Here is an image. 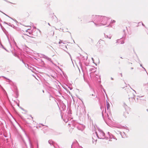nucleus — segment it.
<instances>
[{
  "label": "nucleus",
  "mask_w": 148,
  "mask_h": 148,
  "mask_svg": "<svg viewBox=\"0 0 148 148\" xmlns=\"http://www.w3.org/2000/svg\"><path fill=\"white\" fill-rule=\"evenodd\" d=\"M92 96H95V94H92Z\"/></svg>",
  "instance_id": "15"
},
{
  "label": "nucleus",
  "mask_w": 148,
  "mask_h": 148,
  "mask_svg": "<svg viewBox=\"0 0 148 148\" xmlns=\"http://www.w3.org/2000/svg\"><path fill=\"white\" fill-rule=\"evenodd\" d=\"M93 135H95L99 138L101 139L106 138V139H109V141H114L116 140L115 136L112 134L110 135L109 132L108 134L106 137L104 133L101 130H99L95 133H93Z\"/></svg>",
  "instance_id": "1"
},
{
  "label": "nucleus",
  "mask_w": 148,
  "mask_h": 148,
  "mask_svg": "<svg viewBox=\"0 0 148 148\" xmlns=\"http://www.w3.org/2000/svg\"><path fill=\"white\" fill-rule=\"evenodd\" d=\"M98 138L95 135H93V134L92 136V142L93 143L95 144L96 143L97 141V139Z\"/></svg>",
  "instance_id": "5"
},
{
  "label": "nucleus",
  "mask_w": 148,
  "mask_h": 148,
  "mask_svg": "<svg viewBox=\"0 0 148 148\" xmlns=\"http://www.w3.org/2000/svg\"><path fill=\"white\" fill-rule=\"evenodd\" d=\"M115 22V21L114 20H113L112 22Z\"/></svg>",
  "instance_id": "16"
},
{
  "label": "nucleus",
  "mask_w": 148,
  "mask_h": 148,
  "mask_svg": "<svg viewBox=\"0 0 148 148\" xmlns=\"http://www.w3.org/2000/svg\"><path fill=\"white\" fill-rule=\"evenodd\" d=\"M62 43V40H60V41L59 42V43L60 44Z\"/></svg>",
  "instance_id": "10"
},
{
  "label": "nucleus",
  "mask_w": 148,
  "mask_h": 148,
  "mask_svg": "<svg viewBox=\"0 0 148 148\" xmlns=\"http://www.w3.org/2000/svg\"><path fill=\"white\" fill-rule=\"evenodd\" d=\"M29 29H28L27 30L26 32H27L28 31H29Z\"/></svg>",
  "instance_id": "18"
},
{
  "label": "nucleus",
  "mask_w": 148,
  "mask_h": 148,
  "mask_svg": "<svg viewBox=\"0 0 148 148\" xmlns=\"http://www.w3.org/2000/svg\"><path fill=\"white\" fill-rule=\"evenodd\" d=\"M95 19L94 20L95 25L97 26L105 25L108 20V18L105 16H94Z\"/></svg>",
  "instance_id": "2"
},
{
  "label": "nucleus",
  "mask_w": 148,
  "mask_h": 148,
  "mask_svg": "<svg viewBox=\"0 0 148 148\" xmlns=\"http://www.w3.org/2000/svg\"><path fill=\"white\" fill-rule=\"evenodd\" d=\"M90 71H92V72H95V69L93 68L90 69Z\"/></svg>",
  "instance_id": "9"
},
{
  "label": "nucleus",
  "mask_w": 148,
  "mask_h": 148,
  "mask_svg": "<svg viewBox=\"0 0 148 148\" xmlns=\"http://www.w3.org/2000/svg\"><path fill=\"white\" fill-rule=\"evenodd\" d=\"M78 148H83L81 147H79Z\"/></svg>",
  "instance_id": "20"
},
{
  "label": "nucleus",
  "mask_w": 148,
  "mask_h": 148,
  "mask_svg": "<svg viewBox=\"0 0 148 148\" xmlns=\"http://www.w3.org/2000/svg\"><path fill=\"white\" fill-rule=\"evenodd\" d=\"M111 79H112V80H113V78H112V77H111Z\"/></svg>",
  "instance_id": "22"
},
{
  "label": "nucleus",
  "mask_w": 148,
  "mask_h": 148,
  "mask_svg": "<svg viewBox=\"0 0 148 148\" xmlns=\"http://www.w3.org/2000/svg\"><path fill=\"white\" fill-rule=\"evenodd\" d=\"M107 37L110 39L111 38V36H110L109 37H108V36H107Z\"/></svg>",
  "instance_id": "12"
},
{
  "label": "nucleus",
  "mask_w": 148,
  "mask_h": 148,
  "mask_svg": "<svg viewBox=\"0 0 148 148\" xmlns=\"http://www.w3.org/2000/svg\"><path fill=\"white\" fill-rule=\"evenodd\" d=\"M133 68H131V69H133Z\"/></svg>",
  "instance_id": "24"
},
{
  "label": "nucleus",
  "mask_w": 148,
  "mask_h": 148,
  "mask_svg": "<svg viewBox=\"0 0 148 148\" xmlns=\"http://www.w3.org/2000/svg\"><path fill=\"white\" fill-rule=\"evenodd\" d=\"M101 109H102L103 108L101 107Z\"/></svg>",
  "instance_id": "21"
},
{
  "label": "nucleus",
  "mask_w": 148,
  "mask_h": 148,
  "mask_svg": "<svg viewBox=\"0 0 148 148\" xmlns=\"http://www.w3.org/2000/svg\"><path fill=\"white\" fill-rule=\"evenodd\" d=\"M77 142H75L73 143L71 145V148H75V146L77 145Z\"/></svg>",
  "instance_id": "7"
},
{
  "label": "nucleus",
  "mask_w": 148,
  "mask_h": 148,
  "mask_svg": "<svg viewBox=\"0 0 148 148\" xmlns=\"http://www.w3.org/2000/svg\"><path fill=\"white\" fill-rule=\"evenodd\" d=\"M144 69H145H145L144 68Z\"/></svg>",
  "instance_id": "26"
},
{
  "label": "nucleus",
  "mask_w": 148,
  "mask_h": 148,
  "mask_svg": "<svg viewBox=\"0 0 148 148\" xmlns=\"http://www.w3.org/2000/svg\"><path fill=\"white\" fill-rule=\"evenodd\" d=\"M13 20L14 21H15L17 22V21H16V20H15H15L13 19Z\"/></svg>",
  "instance_id": "19"
},
{
  "label": "nucleus",
  "mask_w": 148,
  "mask_h": 148,
  "mask_svg": "<svg viewBox=\"0 0 148 148\" xmlns=\"http://www.w3.org/2000/svg\"><path fill=\"white\" fill-rule=\"evenodd\" d=\"M75 126L79 130H82L84 128V126L81 124H78L76 125Z\"/></svg>",
  "instance_id": "4"
},
{
  "label": "nucleus",
  "mask_w": 148,
  "mask_h": 148,
  "mask_svg": "<svg viewBox=\"0 0 148 148\" xmlns=\"http://www.w3.org/2000/svg\"><path fill=\"white\" fill-rule=\"evenodd\" d=\"M91 74H92L91 73H90V75L91 77Z\"/></svg>",
  "instance_id": "14"
},
{
  "label": "nucleus",
  "mask_w": 148,
  "mask_h": 148,
  "mask_svg": "<svg viewBox=\"0 0 148 148\" xmlns=\"http://www.w3.org/2000/svg\"><path fill=\"white\" fill-rule=\"evenodd\" d=\"M142 25H144V24H142Z\"/></svg>",
  "instance_id": "28"
},
{
  "label": "nucleus",
  "mask_w": 148,
  "mask_h": 148,
  "mask_svg": "<svg viewBox=\"0 0 148 148\" xmlns=\"http://www.w3.org/2000/svg\"><path fill=\"white\" fill-rule=\"evenodd\" d=\"M5 15H6V16H7V15H6V14H5Z\"/></svg>",
  "instance_id": "27"
},
{
  "label": "nucleus",
  "mask_w": 148,
  "mask_h": 148,
  "mask_svg": "<svg viewBox=\"0 0 148 148\" xmlns=\"http://www.w3.org/2000/svg\"><path fill=\"white\" fill-rule=\"evenodd\" d=\"M133 91H134L135 92V90H133Z\"/></svg>",
  "instance_id": "30"
},
{
  "label": "nucleus",
  "mask_w": 148,
  "mask_h": 148,
  "mask_svg": "<svg viewBox=\"0 0 148 148\" xmlns=\"http://www.w3.org/2000/svg\"><path fill=\"white\" fill-rule=\"evenodd\" d=\"M43 58H44L48 60V61L51 62H52L51 59L49 58L47 56L45 55L44 56Z\"/></svg>",
  "instance_id": "6"
},
{
  "label": "nucleus",
  "mask_w": 148,
  "mask_h": 148,
  "mask_svg": "<svg viewBox=\"0 0 148 148\" xmlns=\"http://www.w3.org/2000/svg\"><path fill=\"white\" fill-rule=\"evenodd\" d=\"M48 25H50V24H49V23H48Z\"/></svg>",
  "instance_id": "23"
},
{
  "label": "nucleus",
  "mask_w": 148,
  "mask_h": 148,
  "mask_svg": "<svg viewBox=\"0 0 148 148\" xmlns=\"http://www.w3.org/2000/svg\"><path fill=\"white\" fill-rule=\"evenodd\" d=\"M124 43V42L123 41H122L121 42V44H123Z\"/></svg>",
  "instance_id": "11"
},
{
  "label": "nucleus",
  "mask_w": 148,
  "mask_h": 148,
  "mask_svg": "<svg viewBox=\"0 0 148 148\" xmlns=\"http://www.w3.org/2000/svg\"><path fill=\"white\" fill-rule=\"evenodd\" d=\"M29 34H30V33L29 32Z\"/></svg>",
  "instance_id": "29"
},
{
  "label": "nucleus",
  "mask_w": 148,
  "mask_h": 148,
  "mask_svg": "<svg viewBox=\"0 0 148 148\" xmlns=\"http://www.w3.org/2000/svg\"><path fill=\"white\" fill-rule=\"evenodd\" d=\"M140 65V66H142V65H141V64Z\"/></svg>",
  "instance_id": "25"
},
{
  "label": "nucleus",
  "mask_w": 148,
  "mask_h": 148,
  "mask_svg": "<svg viewBox=\"0 0 148 148\" xmlns=\"http://www.w3.org/2000/svg\"><path fill=\"white\" fill-rule=\"evenodd\" d=\"M48 142L51 145H53L54 146V143L53 141L50 140Z\"/></svg>",
  "instance_id": "8"
},
{
  "label": "nucleus",
  "mask_w": 148,
  "mask_h": 148,
  "mask_svg": "<svg viewBox=\"0 0 148 148\" xmlns=\"http://www.w3.org/2000/svg\"><path fill=\"white\" fill-rule=\"evenodd\" d=\"M106 107L107 109L108 112L106 113V108H105V111H103L102 112V116L103 118H104V116L105 115L106 117H107L108 119H109V115H110L111 114L110 110V106L108 102L107 101H106Z\"/></svg>",
  "instance_id": "3"
},
{
  "label": "nucleus",
  "mask_w": 148,
  "mask_h": 148,
  "mask_svg": "<svg viewBox=\"0 0 148 148\" xmlns=\"http://www.w3.org/2000/svg\"><path fill=\"white\" fill-rule=\"evenodd\" d=\"M26 36L27 37V38H29V36H28V35H26Z\"/></svg>",
  "instance_id": "13"
},
{
  "label": "nucleus",
  "mask_w": 148,
  "mask_h": 148,
  "mask_svg": "<svg viewBox=\"0 0 148 148\" xmlns=\"http://www.w3.org/2000/svg\"><path fill=\"white\" fill-rule=\"evenodd\" d=\"M118 41H119V40H117V42H116V43H117L118 42Z\"/></svg>",
  "instance_id": "17"
}]
</instances>
